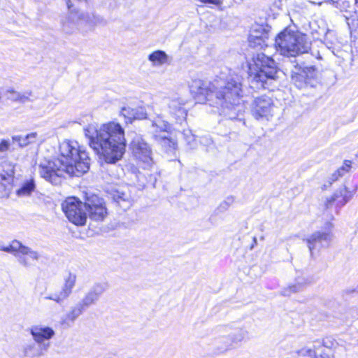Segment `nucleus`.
Instances as JSON below:
<instances>
[{
	"label": "nucleus",
	"mask_w": 358,
	"mask_h": 358,
	"mask_svg": "<svg viewBox=\"0 0 358 358\" xmlns=\"http://www.w3.org/2000/svg\"><path fill=\"white\" fill-rule=\"evenodd\" d=\"M242 78L238 75L227 77L225 81L213 83L192 78L189 83L191 94L200 101H213L221 114L229 119H236L244 110Z\"/></svg>",
	"instance_id": "1"
},
{
	"label": "nucleus",
	"mask_w": 358,
	"mask_h": 358,
	"mask_svg": "<svg viewBox=\"0 0 358 358\" xmlns=\"http://www.w3.org/2000/svg\"><path fill=\"white\" fill-rule=\"evenodd\" d=\"M59 157L52 161L45 160L38 166L40 176L57 185L65 173L80 176L90 169V158L85 149L76 141L65 140L59 146Z\"/></svg>",
	"instance_id": "2"
},
{
	"label": "nucleus",
	"mask_w": 358,
	"mask_h": 358,
	"mask_svg": "<svg viewBox=\"0 0 358 358\" xmlns=\"http://www.w3.org/2000/svg\"><path fill=\"white\" fill-rule=\"evenodd\" d=\"M84 131L90 147L101 155L106 162L115 163L122 157L126 140L124 129L119 123L110 122L100 126L90 124Z\"/></svg>",
	"instance_id": "3"
},
{
	"label": "nucleus",
	"mask_w": 358,
	"mask_h": 358,
	"mask_svg": "<svg viewBox=\"0 0 358 358\" xmlns=\"http://www.w3.org/2000/svg\"><path fill=\"white\" fill-rule=\"evenodd\" d=\"M254 68L250 66L249 76L252 87L265 88L268 82L277 78V68L275 61L261 52L253 57Z\"/></svg>",
	"instance_id": "4"
},
{
	"label": "nucleus",
	"mask_w": 358,
	"mask_h": 358,
	"mask_svg": "<svg viewBox=\"0 0 358 358\" xmlns=\"http://www.w3.org/2000/svg\"><path fill=\"white\" fill-rule=\"evenodd\" d=\"M310 43L306 35L298 31L285 29L275 38V46L281 55L287 57H296L307 52Z\"/></svg>",
	"instance_id": "5"
},
{
	"label": "nucleus",
	"mask_w": 358,
	"mask_h": 358,
	"mask_svg": "<svg viewBox=\"0 0 358 358\" xmlns=\"http://www.w3.org/2000/svg\"><path fill=\"white\" fill-rule=\"evenodd\" d=\"M62 207L71 222L78 226L85 224L87 219L86 202L83 203L76 197H68L62 203Z\"/></svg>",
	"instance_id": "6"
},
{
	"label": "nucleus",
	"mask_w": 358,
	"mask_h": 358,
	"mask_svg": "<svg viewBox=\"0 0 358 358\" xmlns=\"http://www.w3.org/2000/svg\"><path fill=\"white\" fill-rule=\"evenodd\" d=\"M333 228V224L328 222L324 231H315L306 239L307 245L311 256L314 250H319L322 248H326L330 245L334 238Z\"/></svg>",
	"instance_id": "7"
},
{
	"label": "nucleus",
	"mask_w": 358,
	"mask_h": 358,
	"mask_svg": "<svg viewBox=\"0 0 358 358\" xmlns=\"http://www.w3.org/2000/svg\"><path fill=\"white\" fill-rule=\"evenodd\" d=\"M292 81L298 88L314 87L317 84V71L313 66L295 67L292 72Z\"/></svg>",
	"instance_id": "8"
},
{
	"label": "nucleus",
	"mask_w": 358,
	"mask_h": 358,
	"mask_svg": "<svg viewBox=\"0 0 358 358\" xmlns=\"http://www.w3.org/2000/svg\"><path fill=\"white\" fill-rule=\"evenodd\" d=\"M77 280V275L75 273L66 271L62 277V285L61 289L45 296L46 299L52 300L56 303H61L67 299L73 292Z\"/></svg>",
	"instance_id": "9"
},
{
	"label": "nucleus",
	"mask_w": 358,
	"mask_h": 358,
	"mask_svg": "<svg viewBox=\"0 0 358 358\" xmlns=\"http://www.w3.org/2000/svg\"><path fill=\"white\" fill-rule=\"evenodd\" d=\"M15 165L8 162L0 164V196L8 197L11 192Z\"/></svg>",
	"instance_id": "10"
},
{
	"label": "nucleus",
	"mask_w": 358,
	"mask_h": 358,
	"mask_svg": "<svg viewBox=\"0 0 358 358\" xmlns=\"http://www.w3.org/2000/svg\"><path fill=\"white\" fill-rule=\"evenodd\" d=\"M86 206L91 220L103 221L106 217L108 211L103 199L96 195H92L87 198Z\"/></svg>",
	"instance_id": "11"
},
{
	"label": "nucleus",
	"mask_w": 358,
	"mask_h": 358,
	"mask_svg": "<svg viewBox=\"0 0 358 358\" xmlns=\"http://www.w3.org/2000/svg\"><path fill=\"white\" fill-rule=\"evenodd\" d=\"M130 146L133 155L137 159L147 164H150L152 162L151 148L140 135L134 134Z\"/></svg>",
	"instance_id": "12"
},
{
	"label": "nucleus",
	"mask_w": 358,
	"mask_h": 358,
	"mask_svg": "<svg viewBox=\"0 0 358 358\" xmlns=\"http://www.w3.org/2000/svg\"><path fill=\"white\" fill-rule=\"evenodd\" d=\"M273 103L272 99L266 96H260L255 99L252 106V113L256 119L266 118L273 115Z\"/></svg>",
	"instance_id": "13"
},
{
	"label": "nucleus",
	"mask_w": 358,
	"mask_h": 358,
	"mask_svg": "<svg viewBox=\"0 0 358 358\" xmlns=\"http://www.w3.org/2000/svg\"><path fill=\"white\" fill-rule=\"evenodd\" d=\"M18 263L24 268H29L34 264L33 262H38L41 258V254L31 248L24 245L19 241L16 248Z\"/></svg>",
	"instance_id": "14"
},
{
	"label": "nucleus",
	"mask_w": 358,
	"mask_h": 358,
	"mask_svg": "<svg viewBox=\"0 0 358 358\" xmlns=\"http://www.w3.org/2000/svg\"><path fill=\"white\" fill-rule=\"evenodd\" d=\"M29 331L36 342L41 344H50V341L55 336V330L44 324H38L31 326Z\"/></svg>",
	"instance_id": "15"
},
{
	"label": "nucleus",
	"mask_w": 358,
	"mask_h": 358,
	"mask_svg": "<svg viewBox=\"0 0 358 358\" xmlns=\"http://www.w3.org/2000/svg\"><path fill=\"white\" fill-rule=\"evenodd\" d=\"M50 347V344H41L33 339L22 345V353L27 358H38L43 356Z\"/></svg>",
	"instance_id": "16"
},
{
	"label": "nucleus",
	"mask_w": 358,
	"mask_h": 358,
	"mask_svg": "<svg viewBox=\"0 0 358 358\" xmlns=\"http://www.w3.org/2000/svg\"><path fill=\"white\" fill-rule=\"evenodd\" d=\"M120 115L131 122L134 120H143L147 117V112L143 106H127L122 108Z\"/></svg>",
	"instance_id": "17"
},
{
	"label": "nucleus",
	"mask_w": 358,
	"mask_h": 358,
	"mask_svg": "<svg viewBox=\"0 0 358 358\" xmlns=\"http://www.w3.org/2000/svg\"><path fill=\"white\" fill-rule=\"evenodd\" d=\"M185 101L180 99L169 100L168 108L169 113L175 118L177 122H181L185 120L187 111L184 108Z\"/></svg>",
	"instance_id": "18"
},
{
	"label": "nucleus",
	"mask_w": 358,
	"mask_h": 358,
	"mask_svg": "<svg viewBox=\"0 0 358 358\" xmlns=\"http://www.w3.org/2000/svg\"><path fill=\"white\" fill-rule=\"evenodd\" d=\"M352 196V192L348 191L345 187H343L336 190L332 196L327 198L325 205L327 208H329L333 203H336L337 206H343Z\"/></svg>",
	"instance_id": "19"
},
{
	"label": "nucleus",
	"mask_w": 358,
	"mask_h": 358,
	"mask_svg": "<svg viewBox=\"0 0 358 358\" xmlns=\"http://www.w3.org/2000/svg\"><path fill=\"white\" fill-rule=\"evenodd\" d=\"M104 292V287L100 285H94L85 295L80 303L87 309L91 305L95 303L99 296Z\"/></svg>",
	"instance_id": "20"
},
{
	"label": "nucleus",
	"mask_w": 358,
	"mask_h": 358,
	"mask_svg": "<svg viewBox=\"0 0 358 358\" xmlns=\"http://www.w3.org/2000/svg\"><path fill=\"white\" fill-rule=\"evenodd\" d=\"M110 194L113 201L122 210H125L131 206L132 199L129 192L118 189L112 190Z\"/></svg>",
	"instance_id": "21"
},
{
	"label": "nucleus",
	"mask_w": 358,
	"mask_h": 358,
	"mask_svg": "<svg viewBox=\"0 0 358 358\" xmlns=\"http://www.w3.org/2000/svg\"><path fill=\"white\" fill-rule=\"evenodd\" d=\"M308 283L309 280L307 278L299 275L296 277L294 283L290 284L282 289L281 294L283 296H289L292 294L301 292Z\"/></svg>",
	"instance_id": "22"
},
{
	"label": "nucleus",
	"mask_w": 358,
	"mask_h": 358,
	"mask_svg": "<svg viewBox=\"0 0 358 358\" xmlns=\"http://www.w3.org/2000/svg\"><path fill=\"white\" fill-rule=\"evenodd\" d=\"M169 129L170 124L160 117H157L152 122L150 132L156 141L157 140V136L167 134Z\"/></svg>",
	"instance_id": "23"
},
{
	"label": "nucleus",
	"mask_w": 358,
	"mask_h": 358,
	"mask_svg": "<svg viewBox=\"0 0 358 358\" xmlns=\"http://www.w3.org/2000/svg\"><path fill=\"white\" fill-rule=\"evenodd\" d=\"M38 139V134L31 132L27 135H14L12 136L13 143H17L20 148L27 147L31 144L36 143Z\"/></svg>",
	"instance_id": "24"
},
{
	"label": "nucleus",
	"mask_w": 358,
	"mask_h": 358,
	"mask_svg": "<svg viewBox=\"0 0 358 358\" xmlns=\"http://www.w3.org/2000/svg\"><path fill=\"white\" fill-rule=\"evenodd\" d=\"M36 189L35 181L33 178L24 180L21 186L16 189L15 194L17 197L30 196Z\"/></svg>",
	"instance_id": "25"
},
{
	"label": "nucleus",
	"mask_w": 358,
	"mask_h": 358,
	"mask_svg": "<svg viewBox=\"0 0 358 358\" xmlns=\"http://www.w3.org/2000/svg\"><path fill=\"white\" fill-rule=\"evenodd\" d=\"M248 331L243 328L236 329L233 332L228 335L231 339L229 343L233 344L235 348L241 342L248 337Z\"/></svg>",
	"instance_id": "26"
},
{
	"label": "nucleus",
	"mask_w": 358,
	"mask_h": 358,
	"mask_svg": "<svg viewBox=\"0 0 358 358\" xmlns=\"http://www.w3.org/2000/svg\"><path fill=\"white\" fill-rule=\"evenodd\" d=\"M85 309L80 302L72 306L65 316L64 322L67 324L69 322L73 323Z\"/></svg>",
	"instance_id": "27"
},
{
	"label": "nucleus",
	"mask_w": 358,
	"mask_h": 358,
	"mask_svg": "<svg viewBox=\"0 0 358 358\" xmlns=\"http://www.w3.org/2000/svg\"><path fill=\"white\" fill-rule=\"evenodd\" d=\"M148 59L152 62L153 66H162L167 62L168 55L164 51L158 50L150 54Z\"/></svg>",
	"instance_id": "28"
},
{
	"label": "nucleus",
	"mask_w": 358,
	"mask_h": 358,
	"mask_svg": "<svg viewBox=\"0 0 358 358\" xmlns=\"http://www.w3.org/2000/svg\"><path fill=\"white\" fill-rule=\"evenodd\" d=\"M157 141L164 147L166 151L174 150L177 148V142L173 138L168 136V133L166 134L157 136Z\"/></svg>",
	"instance_id": "29"
},
{
	"label": "nucleus",
	"mask_w": 358,
	"mask_h": 358,
	"mask_svg": "<svg viewBox=\"0 0 358 358\" xmlns=\"http://www.w3.org/2000/svg\"><path fill=\"white\" fill-rule=\"evenodd\" d=\"M18 240L14 239L8 245H4L3 243L0 242V251H3L13 254L14 256H17L16 248L18 245Z\"/></svg>",
	"instance_id": "30"
},
{
	"label": "nucleus",
	"mask_w": 358,
	"mask_h": 358,
	"mask_svg": "<svg viewBox=\"0 0 358 358\" xmlns=\"http://www.w3.org/2000/svg\"><path fill=\"white\" fill-rule=\"evenodd\" d=\"M230 340L229 336H224L219 340L218 348L221 352H225L234 348L233 344L228 343L230 342Z\"/></svg>",
	"instance_id": "31"
},
{
	"label": "nucleus",
	"mask_w": 358,
	"mask_h": 358,
	"mask_svg": "<svg viewBox=\"0 0 358 358\" xmlns=\"http://www.w3.org/2000/svg\"><path fill=\"white\" fill-rule=\"evenodd\" d=\"M182 135L187 145H189L191 148H194L196 145V141L195 136L192 134V131L189 129H185L182 132Z\"/></svg>",
	"instance_id": "32"
},
{
	"label": "nucleus",
	"mask_w": 358,
	"mask_h": 358,
	"mask_svg": "<svg viewBox=\"0 0 358 358\" xmlns=\"http://www.w3.org/2000/svg\"><path fill=\"white\" fill-rule=\"evenodd\" d=\"M299 355L308 356L311 358H324L323 356L316 357L315 349L310 348H303L298 351Z\"/></svg>",
	"instance_id": "33"
},
{
	"label": "nucleus",
	"mask_w": 358,
	"mask_h": 358,
	"mask_svg": "<svg viewBox=\"0 0 358 358\" xmlns=\"http://www.w3.org/2000/svg\"><path fill=\"white\" fill-rule=\"evenodd\" d=\"M249 41L250 44L253 43V46L258 45H262V43L264 42L263 37L261 36H258L257 34H255V32H252L250 34L249 36Z\"/></svg>",
	"instance_id": "34"
},
{
	"label": "nucleus",
	"mask_w": 358,
	"mask_h": 358,
	"mask_svg": "<svg viewBox=\"0 0 358 358\" xmlns=\"http://www.w3.org/2000/svg\"><path fill=\"white\" fill-rule=\"evenodd\" d=\"M233 198H227L225 201L220 203V204L217 207V210L219 212H223L227 210L229 208L231 204L233 203Z\"/></svg>",
	"instance_id": "35"
},
{
	"label": "nucleus",
	"mask_w": 358,
	"mask_h": 358,
	"mask_svg": "<svg viewBox=\"0 0 358 358\" xmlns=\"http://www.w3.org/2000/svg\"><path fill=\"white\" fill-rule=\"evenodd\" d=\"M10 143L8 140L3 139L0 142V152H5L8 150Z\"/></svg>",
	"instance_id": "36"
},
{
	"label": "nucleus",
	"mask_w": 358,
	"mask_h": 358,
	"mask_svg": "<svg viewBox=\"0 0 358 358\" xmlns=\"http://www.w3.org/2000/svg\"><path fill=\"white\" fill-rule=\"evenodd\" d=\"M344 165V166L338 170V176H342L343 174V171H348V169L350 168L351 162L350 161H346L345 162Z\"/></svg>",
	"instance_id": "37"
},
{
	"label": "nucleus",
	"mask_w": 358,
	"mask_h": 358,
	"mask_svg": "<svg viewBox=\"0 0 358 358\" xmlns=\"http://www.w3.org/2000/svg\"><path fill=\"white\" fill-rule=\"evenodd\" d=\"M201 2L204 3H212L219 5L222 3V0H199Z\"/></svg>",
	"instance_id": "38"
},
{
	"label": "nucleus",
	"mask_w": 358,
	"mask_h": 358,
	"mask_svg": "<svg viewBox=\"0 0 358 358\" xmlns=\"http://www.w3.org/2000/svg\"><path fill=\"white\" fill-rule=\"evenodd\" d=\"M20 99H21V96L19 94H16V96H15V99H16V100Z\"/></svg>",
	"instance_id": "39"
},
{
	"label": "nucleus",
	"mask_w": 358,
	"mask_h": 358,
	"mask_svg": "<svg viewBox=\"0 0 358 358\" xmlns=\"http://www.w3.org/2000/svg\"><path fill=\"white\" fill-rule=\"evenodd\" d=\"M253 241L255 243H257V238L256 237L253 238Z\"/></svg>",
	"instance_id": "40"
},
{
	"label": "nucleus",
	"mask_w": 358,
	"mask_h": 358,
	"mask_svg": "<svg viewBox=\"0 0 358 358\" xmlns=\"http://www.w3.org/2000/svg\"><path fill=\"white\" fill-rule=\"evenodd\" d=\"M356 6H358V0H355Z\"/></svg>",
	"instance_id": "41"
},
{
	"label": "nucleus",
	"mask_w": 358,
	"mask_h": 358,
	"mask_svg": "<svg viewBox=\"0 0 358 358\" xmlns=\"http://www.w3.org/2000/svg\"><path fill=\"white\" fill-rule=\"evenodd\" d=\"M357 156H358V152H357Z\"/></svg>",
	"instance_id": "42"
},
{
	"label": "nucleus",
	"mask_w": 358,
	"mask_h": 358,
	"mask_svg": "<svg viewBox=\"0 0 358 358\" xmlns=\"http://www.w3.org/2000/svg\"><path fill=\"white\" fill-rule=\"evenodd\" d=\"M357 8H358V6H357Z\"/></svg>",
	"instance_id": "43"
}]
</instances>
